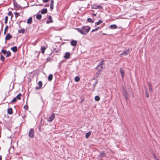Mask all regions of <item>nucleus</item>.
<instances>
[{
	"label": "nucleus",
	"instance_id": "obj_1",
	"mask_svg": "<svg viewBox=\"0 0 160 160\" xmlns=\"http://www.w3.org/2000/svg\"><path fill=\"white\" fill-rule=\"evenodd\" d=\"M90 26H84L82 27L81 28H76L78 32L83 35H86L90 30Z\"/></svg>",
	"mask_w": 160,
	"mask_h": 160
},
{
	"label": "nucleus",
	"instance_id": "obj_2",
	"mask_svg": "<svg viewBox=\"0 0 160 160\" xmlns=\"http://www.w3.org/2000/svg\"><path fill=\"white\" fill-rule=\"evenodd\" d=\"M2 52L5 55L6 54V57H9L11 55V52L9 51H7V50L4 49L2 50Z\"/></svg>",
	"mask_w": 160,
	"mask_h": 160
},
{
	"label": "nucleus",
	"instance_id": "obj_3",
	"mask_svg": "<svg viewBox=\"0 0 160 160\" xmlns=\"http://www.w3.org/2000/svg\"><path fill=\"white\" fill-rule=\"evenodd\" d=\"M29 136L32 138L34 137V130L33 128H31L30 129Z\"/></svg>",
	"mask_w": 160,
	"mask_h": 160
},
{
	"label": "nucleus",
	"instance_id": "obj_4",
	"mask_svg": "<svg viewBox=\"0 0 160 160\" xmlns=\"http://www.w3.org/2000/svg\"><path fill=\"white\" fill-rule=\"evenodd\" d=\"M130 52V49H128L125 51L124 52H123L122 53H121L120 55L121 56L122 55H124V56H126L128 55Z\"/></svg>",
	"mask_w": 160,
	"mask_h": 160
},
{
	"label": "nucleus",
	"instance_id": "obj_5",
	"mask_svg": "<svg viewBox=\"0 0 160 160\" xmlns=\"http://www.w3.org/2000/svg\"><path fill=\"white\" fill-rule=\"evenodd\" d=\"M55 114L54 113H52V115L49 117V118L48 119V121L49 122H51L55 118Z\"/></svg>",
	"mask_w": 160,
	"mask_h": 160
},
{
	"label": "nucleus",
	"instance_id": "obj_6",
	"mask_svg": "<svg viewBox=\"0 0 160 160\" xmlns=\"http://www.w3.org/2000/svg\"><path fill=\"white\" fill-rule=\"evenodd\" d=\"M120 73L122 76V79H123V77L124 76V70L122 68H120Z\"/></svg>",
	"mask_w": 160,
	"mask_h": 160
},
{
	"label": "nucleus",
	"instance_id": "obj_7",
	"mask_svg": "<svg viewBox=\"0 0 160 160\" xmlns=\"http://www.w3.org/2000/svg\"><path fill=\"white\" fill-rule=\"evenodd\" d=\"M123 95L125 97V98L126 100H128V93L126 90H124L123 91Z\"/></svg>",
	"mask_w": 160,
	"mask_h": 160
},
{
	"label": "nucleus",
	"instance_id": "obj_8",
	"mask_svg": "<svg viewBox=\"0 0 160 160\" xmlns=\"http://www.w3.org/2000/svg\"><path fill=\"white\" fill-rule=\"evenodd\" d=\"M12 37V36L10 33H8L5 37V40H9Z\"/></svg>",
	"mask_w": 160,
	"mask_h": 160
},
{
	"label": "nucleus",
	"instance_id": "obj_9",
	"mask_svg": "<svg viewBox=\"0 0 160 160\" xmlns=\"http://www.w3.org/2000/svg\"><path fill=\"white\" fill-rule=\"evenodd\" d=\"M47 20H48V21H47V23H52L53 22V21L52 20V17L50 15L49 16H48V18Z\"/></svg>",
	"mask_w": 160,
	"mask_h": 160
},
{
	"label": "nucleus",
	"instance_id": "obj_10",
	"mask_svg": "<svg viewBox=\"0 0 160 160\" xmlns=\"http://www.w3.org/2000/svg\"><path fill=\"white\" fill-rule=\"evenodd\" d=\"M70 56V54L69 52H66L64 56V58L66 59H68L69 58Z\"/></svg>",
	"mask_w": 160,
	"mask_h": 160
},
{
	"label": "nucleus",
	"instance_id": "obj_11",
	"mask_svg": "<svg viewBox=\"0 0 160 160\" xmlns=\"http://www.w3.org/2000/svg\"><path fill=\"white\" fill-rule=\"evenodd\" d=\"M93 8L95 9H102V7L100 5H94Z\"/></svg>",
	"mask_w": 160,
	"mask_h": 160
},
{
	"label": "nucleus",
	"instance_id": "obj_12",
	"mask_svg": "<svg viewBox=\"0 0 160 160\" xmlns=\"http://www.w3.org/2000/svg\"><path fill=\"white\" fill-rule=\"evenodd\" d=\"M38 84L39 87H37L36 88V90H38V89H40L42 87V82L41 81H39L38 82Z\"/></svg>",
	"mask_w": 160,
	"mask_h": 160
},
{
	"label": "nucleus",
	"instance_id": "obj_13",
	"mask_svg": "<svg viewBox=\"0 0 160 160\" xmlns=\"http://www.w3.org/2000/svg\"><path fill=\"white\" fill-rule=\"evenodd\" d=\"M106 154L105 153L102 152H100L99 157L101 158L105 157L106 156Z\"/></svg>",
	"mask_w": 160,
	"mask_h": 160
},
{
	"label": "nucleus",
	"instance_id": "obj_14",
	"mask_svg": "<svg viewBox=\"0 0 160 160\" xmlns=\"http://www.w3.org/2000/svg\"><path fill=\"white\" fill-rule=\"evenodd\" d=\"M71 44L72 46H75L77 44V42L75 40H72L71 41Z\"/></svg>",
	"mask_w": 160,
	"mask_h": 160
},
{
	"label": "nucleus",
	"instance_id": "obj_15",
	"mask_svg": "<svg viewBox=\"0 0 160 160\" xmlns=\"http://www.w3.org/2000/svg\"><path fill=\"white\" fill-rule=\"evenodd\" d=\"M54 2L53 0H52L50 2V8L51 9H53V4Z\"/></svg>",
	"mask_w": 160,
	"mask_h": 160
},
{
	"label": "nucleus",
	"instance_id": "obj_16",
	"mask_svg": "<svg viewBox=\"0 0 160 160\" xmlns=\"http://www.w3.org/2000/svg\"><path fill=\"white\" fill-rule=\"evenodd\" d=\"M12 109L11 108H9L8 110V113L9 114H11L12 113Z\"/></svg>",
	"mask_w": 160,
	"mask_h": 160
},
{
	"label": "nucleus",
	"instance_id": "obj_17",
	"mask_svg": "<svg viewBox=\"0 0 160 160\" xmlns=\"http://www.w3.org/2000/svg\"><path fill=\"white\" fill-rule=\"evenodd\" d=\"M11 50L13 52H16L17 51V48L16 46H14L11 48Z\"/></svg>",
	"mask_w": 160,
	"mask_h": 160
},
{
	"label": "nucleus",
	"instance_id": "obj_18",
	"mask_svg": "<svg viewBox=\"0 0 160 160\" xmlns=\"http://www.w3.org/2000/svg\"><path fill=\"white\" fill-rule=\"evenodd\" d=\"M47 12V10L46 8L43 9L41 11V13L42 14H44Z\"/></svg>",
	"mask_w": 160,
	"mask_h": 160
},
{
	"label": "nucleus",
	"instance_id": "obj_19",
	"mask_svg": "<svg viewBox=\"0 0 160 160\" xmlns=\"http://www.w3.org/2000/svg\"><path fill=\"white\" fill-rule=\"evenodd\" d=\"M91 134V131H89L85 135V137L86 138H88L90 136Z\"/></svg>",
	"mask_w": 160,
	"mask_h": 160
},
{
	"label": "nucleus",
	"instance_id": "obj_20",
	"mask_svg": "<svg viewBox=\"0 0 160 160\" xmlns=\"http://www.w3.org/2000/svg\"><path fill=\"white\" fill-rule=\"evenodd\" d=\"M32 22V18L30 17L27 20V22L28 24H30Z\"/></svg>",
	"mask_w": 160,
	"mask_h": 160
},
{
	"label": "nucleus",
	"instance_id": "obj_21",
	"mask_svg": "<svg viewBox=\"0 0 160 160\" xmlns=\"http://www.w3.org/2000/svg\"><path fill=\"white\" fill-rule=\"evenodd\" d=\"M21 95L22 94L19 93L15 98H16L17 99L20 100L21 99Z\"/></svg>",
	"mask_w": 160,
	"mask_h": 160
},
{
	"label": "nucleus",
	"instance_id": "obj_22",
	"mask_svg": "<svg viewBox=\"0 0 160 160\" xmlns=\"http://www.w3.org/2000/svg\"><path fill=\"white\" fill-rule=\"evenodd\" d=\"M110 28L111 29H116L117 28V26L115 25H112L110 26Z\"/></svg>",
	"mask_w": 160,
	"mask_h": 160
},
{
	"label": "nucleus",
	"instance_id": "obj_23",
	"mask_svg": "<svg viewBox=\"0 0 160 160\" xmlns=\"http://www.w3.org/2000/svg\"><path fill=\"white\" fill-rule=\"evenodd\" d=\"M46 48L44 47H41V50L42 53L43 54L44 53L46 49Z\"/></svg>",
	"mask_w": 160,
	"mask_h": 160
},
{
	"label": "nucleus",
	"instance_id": "obj_24",
	"mask_svg": "<svg viewBox=\"0 0 160 160\" xmlns=\"http://www.w3.org/2000/svg\"><path fill=\"white\" fill-rule=\"evenodd\" d=\"M53 76L52 74H50L48 77V80L49 81H51L52 79Z\"/></svg>",
	"mask_w": 160,
	"mask_h": 160
},
{
	"label": "nucleus",
	"instance_id": "obj_25",
	"mask_svg": "<svg viewBox=\"0 0 160 160\" xmlns=\"http://www.w3.org/2000/svg\"><path fill=\"white\" fill-rule=\"evenodd\" d=\"M42 18V15L41 14H39L37 15L36 18L37 19L40 20Z\"/></svg>",
	"mask_w": 160,
	"mask_h": 160
},
{
	"label": "nucleus",
	"instance_id": "obj_26",
	"mask_svg": "<svg viewBox=\"0 0 160 160\" xmlns=\"http://www.w3.org/2000/svg\"><path fill=\"white\" fill-rule=\"evenodd\" d=\"M19 33H24L25 32V30L24 29H21L18 31Z\"/></svg>",
	"mask_w": 160,
	"mask_h": 160
},
{
	"label": "nucleus",
	"instance_id": "obj_27",
	"mask_svg": "<svg viewBox=\"0 0 160 160\" xmlns=\"http://www.w3.org/2000/svg\"><path fill=\"white\" fill-rule=\"evenodd\" d=\"M100 100V98L98 96L95 97V100L96 101H98Z\"/></svg>",
	"mask_w": 160,
	"mask_h": 160
},
{
	"label": "nucleus",
	"instance_id": "obj_28",
	"mask_svg": "<svg viewBox=\"0 0 160 160\" xmlns=\"http://www.w3.org/2000/svg\"><path fill=\"white\" fill-rule=\"evenodd\" d=\"M87 20L89 22H91L92 23H93L94 22V21L91 18H88L87 19Z\"/></svg>",
	"mask_w": 160,
	"mask_h": 160
},
{
	"label": "nucleus",
	"instance_id": "obj_29",
	"mask_svg": "<svg viewBox=\"0 0 160 160\" xmlns=\"http://www.w3.org/2000/svg\"><path fill=\"white\" fill-rule=\"evenodd\" d=\"M8 26H6L5 28V29H4V34H6V33L8 30Z\"/></svg>",
	"mask_w": 160,
	"mask_h": 160
},
{
	"label": "nucleus",
	"instance_id": "obj_30",
	"mask_svg": "<svg viewBox=\"0 0 160 160\" xmlns=\"http://www.w3.org/2000/svg\"><path fill=\"white\" fill-rule=\"evenodd\" d=\"M104 63V60L103 59H102V61L100 62L99 64L97 66V67L96 68H98L100 66L103 65Z\"/></svg>",
	"mask_w": 160,
	"mask_h": 160
},
{
	"label": "nucleus",
	"instance_id": "obj_31",
	"mask_svg": "<svg viewBox=\"0 0 160 160\" xmlns=\"http://www.w3.org/2000/svg\"><path fill=\"white\" fill-rule=\"evenodd\" d=\"M102 21L101 20H100L98 22L96 23L95 24L96 25H98L102 22Z\"/></svg>",
	"mask_w": 160,
	"mask_h": 160
},
{
	"label": "nucleus",
	"instance_id": "obj_32",
	"mask_svg": "<svg viewBox=\"0 0 160 160\" xmlns=\"http://www.w3.org/2000/svg\"><path fill=\"white\" fill-rule=\"evenodd\" d=\"M14 15H15V16L16 18H17L20 15V14H19V13L17 12H15L14 13Z\"/></svg>",
	"mask_w": 160,
	"mask_h": 160
},
{
	"label": "nucleus",
	"instance_id": "obj_33",
	"mask_svg": "<svg viewBox=\"0 0 160 160\" xmlns=\"http://www.w3.org/2000/svg\"><path fill=\"white\" fill-rule=\"evenodd\" d=\"M8 15L10 16L11 17V19H12V17H13V14L11 11H10L8 13Z\"/></svg>",
	"mask_w": 160,
	"mask_h": 160
},
{
	"label": "nucleus",
	"instance_id": "obj_34",
	"mask_svg": "<svg viewBox=\"0 0 160 160\" xmlns=\"http://www.w3.org/2000/svg\"><path fill=\"white\" fill-rule=\"evenodd\" d=\"M8 20V17L7 16H6L5 19V24H7V23Z\"/></svg>",
	"mask_w": 160,
	"mask_h": 160
},
{
	"label": "nucleus",
	"instance_id": "obj_35",
	"mask_svg": "<svg viewBox=\"0 0 160 160\" xmlns=\"http://www.w3.org/2000/svg\"><path fill=\"white\" fill-rule=\"evenodd\" d=\"M80 80V78L78 76L75 77V81L76 82H78Z\"/></svg>",
	"mask_w": 160,
	"mask_h": 160
},
{
	"label": "nucleus",
	"instance_id": "obj_36",
	"mask_svg": "<svg viewBox=\"0 0 160 160\" xmlns=\"http://www.w3.org/2000/svg\"><path fill=\"white\" fill-rule=\"evenodd\" d=\"M13 4H14V6L15 8H18V5L16 2H13Z\"/></svg>",
	"mask_w": 160,
	"mask_h": 160
},
{
	"label": "nucleus",
	"instance_id": "obj_37",
	"mask_svg": "<svg viewBox=\"0 0 160 160\" xmlns=\"http://www.w3.org/2000/svg\"><path fill=\"white\" fill-rule=\"evenodd\" d=\"M0 59L1 61H3L5 60V58L2 55L1 56Z\"/></svg>",
	"mask_w": 160,
	"mask_h": 160
},
{
	"label": "nucleus",
	"instance_id": "obj_38",
	"mask_svg": "<svg viewBox=\"0 0 160 160\" xmlns=\"http://www.w3.org/2000/svg\"><path fill=\"white\" fill-rule=\"evenodd\" d=\"M148 85L149 87V90L150 92H152V90L151 85L149 83H148Z\"/></svg>",
	"mask_w": 160,
	"mask_h": 160
},
{
	"label": "nucleus",
	"instance_id": "obj_39",
	"mask_svg": "<svg viewBox=\"0 0 160 160\" xmlns=\"http://www.w3.org/2000/svg\"><path fill=\"white\" fill-rule=\"evenodd\" d=\"M17 101V99L16 98H13V99L12 101V102H14Z\"/></svg>",
	"mask_w": 160,
	"mask_h": 160
},
{
	"label": "nucleus",
	"instance_id": "obj_40",
	"mask_svg": "<svg viewBox=\"0 0 160 160\" xmlns=\"http://www.w3.org/2000/svg\"><path fill=\"white\" fill-rule=\"evenodd\" d=\"M145 94H146V97L147 98H148L149 97V94L148 93L147 90H146V91L145 92Z\"/></svg>",
	"mask_w": 160,
	"mask_h": 160
},
{
	"label": "nucleus",
	"instance_id": "obj_41",
	"mask_svg": "<svg viewBox=\"0 0 160 160\" xmlns=\"http://www.w3.org/2000/svg\"><path fill=\"white\" fill-rule=\"evenodd\" d=\"M24 108L25 110H28V106L27 105H25L24 107Z\"/></svg>",
	"mask_w": 160,
	"mask_h": 160
},
{
	"label": "nucleus",
	"instance_id": "obj_42",
	"mask_svg": "<svg viewBox=\"0 0 160 160\" xmlns=\"http://www.w3.org/2000/svg\"><path fill=\"white\" fill-rule=\"evenodd\" d=\"M154 156L156 160H159L158 158L156 156L155 154H154Z\"/></svg>",
	"mask_w": 160,
	"mask_h": 160
},
{
	"label": "nucleus",
	"instance_id": "obj_43",
	"mask_svg": "<svg viewBox=\"0 0 160 160\" xmlns=\"http://www.w3.org/2000/svg\"><path fill=\"white\" fill-rule=\"evenodd\" d=\"M51 60V58L50 57L48 58H47V62H49Z\"/></svg>",
	"mask_w": 160,
	"mask_h": 160
},
{
	"label": "nucleus",
	"instance_id": "obj_44",
	"mask_svg": "<svg viewBox=\"0 0 160 160\" xmlns=\"http://www.w3.org/2000/svg\"><path fill=\"white\" fill-rule=\"evenodd\" d=\"M43 2H48L50 0H42Z\"/></svg>",
	"mask_w": 160,
	"mask_h": 160
},
{
	"label": "nucleus",
	"instance_id": "obj_45",
	"mask_svg": "<svg viewBox=\"0 0 160 160\" xmlns=\"http://www.w3.org/2000/svg\"><path fill=\"white\" fill-rule=\"evenodd\" d=\"M99 28H100V27H97V28H96L95 29L96 31H97L98 30Z\"/></svg>",
	"mask_w": 160,
	"mask_h": 160
},
{
	"label": "nucleus",
	"instance_id": "obj_46",
	"mask_svg": "<svg viewBox=\"0 0 160 160\" xmlns=\"http://www.w3.org/2000/svg\"><path fill=\"white\" fill-rule=\"evenodd\" d=\"M101 69L100 71H101L103 69V66H102L100 67Z\"/></svg>",
	"mask_w": 160,
	"mask_h": 160
},
{
	"label": "nucleus",
	"instance_id": "obj_47",
	"mask_svg": "<svg viewBox=\"0 0 160 160\" xmlns=\"http://www.w3.org/2000/svg\"><path fill=\"white\" fill-rule=\"evenodd\" d=\"M96 31V30H95V29H94L92 30V32H94V31Z\"/></svg>",
	"mask_w": 160,
	"mask_h": 160
},
{
	"label": "nucleus",
	"instance_id": "obj_48",
	"mask_svg": "<svg viewBox=\"0 0 160 160\" xmlns=\"http://www.w3.org/2000/svg\"><path fill=\"white\" fill-rule=\"evenodd\" d=\"M93 15L94 16H96V14H95V13H93Z\"/></svg>",
	"mask_w": 160,
	"mask_h": 160
},
{
	"label": "nucleus",
	"instance_id": "obj_49",
	"mask_svg": "<svg viewBox=\"0 0 160 160\" xmlns=\"http://www.w3.org/2000/svg\"><path fill=\"white\" fill-rule=\"evenodd\" d=\"M2 156H0V160H2Z\"/></svg>",
	"mask_w": 160,
	"mask_h": 160
},
{
	"label": "nucleus",
	"instance_id": "obj_50",
	"mask_svg": "<svg viewBox=\"0 0 160 160\" xmlns=\"http://www.w3.org/2000/svg\"><path fill=\"white\" fill-rule=\"evenodd\" d=\"M102 35H107V34H106V33H102Z\"/></svg>",
	"mask_w": 160,
	"mask_h": 160
}]
</instances>
